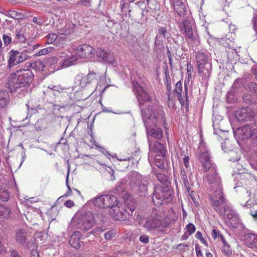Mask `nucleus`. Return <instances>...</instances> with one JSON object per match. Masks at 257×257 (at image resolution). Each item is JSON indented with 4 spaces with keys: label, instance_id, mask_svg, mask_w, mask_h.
<instances>
[{
    "label": "nucleus",
    "instance_id": "nucleus-46",
    "mask_svg": "<svg viewBox=\"0 0 257 257\" xmlns=\"http://www.w3.org/2000/svg\"><path fill=\"white\" fill-rule=\"evenodd\" d=\"M115 234H116L115 230L112 229V230H109L105 233V235H104L105 238L107 240H110L115 236Z\"/></svg>",
    "mask_w": 257,
    "mask_h": 257
},
{
    "label": "nucleus",
    "instance_id": "nucleus-31",
    "mask_svg": "<svg viewBox=\"0 0 257 257\" xmlns=\"http://www.w3.org/2000/svg\"><path fill=\"white\" fill-rule=\"evenodd\" d=\"M86 85L87 84L95 82L97 80V74L93 70L89 69V72L84 77Z\"/></svg>",
    "mask_w": 257,
    "mask_h": 257
},
{
    "label": "nucleus",
    "instance_id": "nucleus-34",
    "mask_svg": "<svg viewBox=\"0 0 257 257\" xmlns=\"http://www.w3.org/2000/svg\"><path fill=\"white\" fill-rule=\"evenodd\" d=\"M197 66L209 63L207 56L202 52H198L196 55Z\"/></svg>",
    "mask_w": 257,
    "mask_h": 257
},
{
    "label": "nucleus",
    "instance_id": "nucleus-14",
    "mask_svg": "<svg viewBox=\"0 0 257 257\" xmlns=\"http://www.w3.org/2000/svg\"><path fill=\"white\" fill-rule=\"evenodd\" d=\"M199 161L201 164L203 170L205 172L215 167L210 159V154L208 151L200 153Z\"/></svg>",
    "mask_w": 257,
    "mask_h": 257
},
{
    "label": "nucleus",
    "instance_id": "nucleus-35",
    "mask_svg": "<svg viewBox=\"0 0 257 257\" xmlns=\"http://www.w3.org/2000/svg\"><path fill=\"white\" fill-rule=\"evenodd\" d=\"M26 37L25 36L22 30L19 29L16 31L14 43H24L26 41Z\"/></svg>",
    "mask_w": 257,
    "mask_h": 257
},
{
    "label": "nucleus",
    "instance_id": "nucleus-29",
    "mask_svg": "<svg viewBox=\"0 0 257 257\" xmlns=\"http://www.w3.org/2000/svg\"><path fill=\"white\" fill-rule=\"evenodd\" d=\"M166 87L168 105L170 107H174L175 105V99L172 94L171 85L168 81H167Z\"/></svg>",
    "mask_w": 257,
    "mask_h": 257
},
{
    "label": "nucleus",
    "instance_id": "nucleus-40",
    "mask_svg": "<svg viewBox=\"0 0 257 257\" xmlns=\"http://www.w3.org/2000/svg\"><path fill=\"white\" fill-rule=\"evenodd\" d=\"M153 150L155 152L163 154L164 152V147L159 142H156L154 145Z\"/></svg>",
    "mask_w": 257,
    "mask_h": 257
},
{
    "label": "nucleus",
    "instance_id": "nucleus-25",
    "mask_svg": "<svg viewBox=\"0 0 257 257\" xmlns=\"http://www.w3.org/2000/svg\"><path fill=\"white\" fill-rule=\"evenodd\" d=\"M77 59L78 58L75 55H67L64 59L60 61V67L62 68H64L75 65L76 63Z\"/></svg>",
    "mask_w": 257,
    "mask_h": 257
},
{
    "label": "nucleus",
    "instance_id": "nucleus-59",
    "mask_svg": "<svg viewBox=\"0 0 257 257\" xmlns=\"http://www.w3.org/2000/svg\"><path fill=\"white\" fill-rule=\"evenodd\" d=\"M195 250L197 257H204L199 246L197 244L195 245Z\"/></svg>",
    "mask_w": 257,
    "mask_h": 257
},
{
    "label": "nucleus",
    "instance_id": "nucleus-51",
    "mask_svg": "<svg viewBox=\"0 0 257 257\" xmlns=\"http://www.w3.org/2000/svg\"><path fill=\"white\" fill-rule=\"evenodd\" d=\"M9 15L14 19H19L20 18L21 14L18 13L15 11H10L9 12Z\"/></svg>",
    "mask_w": 257,
    "mask_h": 257
},
{
    "label": "nucleus",
    "instance_id": "nucleus-54",
    "mask_svg": "<svg viewBox=\"0 0 257 257\" xmlns=\"http://www.w3.org/2000/svg\"><path fill=\"white\" fill-rule=\"evenodd\" d=\"M58 58L56 57H52L49 58L47 62V63L51 65L52 67L53 65H54L56 63H57Z\"/></svg>",
    "mask_w": 257,
    "mask_h": 257
},
{
    "label": "nucleus",
    "instance_id": "nucleus-62",
    "mask_svg": "<svg viewBox=\"0 0 257 257\" xmlns=\"http://www.w3.org/2000/svg\"><path fill=\"white\" fill-rule=\"evenodd\" d=\"M64 205L67 207L71 208L74 205V203L72 200H68L65 202Z\"/></svg>",
    "mask_w": 257,
    "mask_h": 257
},
{
    "label": "nucleus",
    "instance_id": "nucleus-8",
    "mask_svg": "<svg viewBox=\"0 0 257 257\" xmlns=\"http://www.w3.org/2000/svg\"><path fill=\"white\" fill-rule=\"evenodd\" d=\"M92 203L94 205L103 208L113 207L117 204L116 196L111 195H102L93 199Z\"/></svg>",
    "mask_w": 257,
    "mask_h": 257
},
{
    "label": "nucleus",
    "instance_id": "nucleus-30",
    "mask_svg": "<svg viewBox=\"0 0 257 257\" xmlns=\"http://www.w3.org/2000/svg\"><path fill=\"white\" fill-rule=\"evenodd\" d=\"M182 84L180 81H178L175 85V88L173 90V93L176 94V96L181 105H184L183 98L182 95Z\"/></svg>",
    "mask_w": 257,
    "mask_h": 257
},
{
    "label": "nucleus",
    "instance_id": "nucleus-12",
    "mask_svg": "<svg viewBox=\"0 0 257 257\" xmlns=\"http://www.w3.org/2000/svg\"><path fill=\"white\" fill-rule=\"evenodd\" d=\"M75 50L77 57L87 59L92 58L94 52L93 48L87 44L79 45Z\"/></svg>",
    "mask_w": 257,
    "mask_h": 257
},
{
    "label": "nucleus",
    "instance_id": "nucleus-48",
    "mask_svg": "<svg viewBox=\"0 0 257 257\" xmlns=\"http://www.w3.org/2000/svg\"><path fill=\"white\" fill-rule=\"evenodd\" d=\"M242 99L247 104H250L253 101V98L250 94H243Z\"/></svg>",
    "mask_w": 257,
    "mask_h": 257
},
{
    "label": "nucleus",
    "instance_id": "nucleus-7",
    "mask_svg": "<svg viewBox=\"0 0 257 257\" xmlns=\"http://www.w3.org/2000/svg\"><path fill=\"white\" fill-rule=\"evenodd\" d=\"M135 210V207L128 208V210L116 205L109 208V212L111 216L115 220L123 221L130 219V217L134 218L135 214L133 215V212Z\"/></svg>",
    "mask_w": 257,
    "mask_h": 257
},
{
    "label": "nucleus",
    "instance_id": "nucleus-13",
    "mask_svg": "<svg viewBox=\"0 0 257 257\" xmlns=\"http://www.w3.org/2000/svg\"><path fill=\"white\" fill-rule=\"evenodd\" d=\"M94 224L93 215L90 212H88L82 216L79 222V227L86 231L91 228Z\"/></svg>",
    "mask_w": 257,
    "mask_h": 257
},
{
    "label": "nucleus",
    "instance_id": "nucleus-41",
    "mask_svg": "<svg viewBox=\"0 0 257 257\" xmlns=\"http://www.w3.org/2000/svg\"><path fill=\"white\" fill-rule=\"evenodd\" d=\"M52 47H47L40 50L38 52L34 54V57L40 56L44 55H46L51 53L53 50Z\"/></svg>",
    "mask_w": 257,
    "mask_h": 257
},
{
    "label": "nucleus",
    "instance_id": "nucleus-64",
    "mask_svg": "<svg viewBox=\"0 0 257 257\" xmlns=\"http://www.w3.org/2000/svg\"><path fill=\"white\" fill-rule=\"evenodd\" d=\"M10 253L11 257H21L20 255L15 250H11Z\"/></svg>",
    "mask_w": 257,
    "mask_h": 257
},
{
    "label": "nucleus",
    "instance_id": "nucleus-4",
    "mask_svg": "<svg viewBox=\"0 0 257 257\" xmlns=\"http://www.w3.org/2000/svg\"><path fill=\"white\" fill-rule=\"evenodd\" d=\"M172 193L169 186H158L154 190L153 202L156 206L162 205L164 201L168 203L172 200Z\"/></svg>",
    "mask_w": 257,
    "mask_h": 257
},
{
    "label": "nucleus",
    "instance_id": "nucleus-58",
    "mask_svg": "<svg viewBox=\"0 0 257 257\" xmlns=\"http://www.w3.org/2000/svg\"><path fill=\"white\" fill-rule=\"evenodd\" d=\"M189 158L188 156H185L183 158V163L186 167V169H189L188 168L189 167Z\"/></svg>",
    "mask_w": 257,
    "mask_h": 257
},
{
    "label": "nucleus",
    "instance_id": "nucleus-45",
    "mask_svg": "<svg viewBox=\"0 0 257 257\" xmlns=\"http://www.w3.org/2000/svg\"><path fill=\"white\" fill-rule=\"evenodd\" d=\"M57 35L56 34H49L46 37L47 43L51 44L56 40Z\"/></svg>",
    "mask_w": 257,
    "mask_h": 257
},
{
    "label": "nucleus",
    "instance_id": "nucleus-47",
    "mask_svg": "<svg viewBox=\"0 0 257 257\" xmlns=\"http://www.w3.org/2000/svg\"><path fill=\"white\" fill-rule=\"evenodd\" d=\"M167 34V30L166 27H161L158 28V35L160 36L166 38Z\"/></svg>",
    "mask_w": 257,
    "mask_h": 257
},
{
    "label": "nucleus",
    "instance_id": "nucleus-50",
    "mask_svg": "<svg viewBox=\"0 0 257 257\" xmlns=\"http://www.w3.org/2000/svg\"><path fill=\"white\" fill-rule=\"evenodd\" d=\"M222 248V250L225 254L229 255L231 253V250L228 243L223 245Z\"/></svg>",
    "mask_w": 257,
    "mask_h": 257
},
{
    "label": "nucleus",
    "instance_id": "nucleus-55",
    "mask_svg": "<svg viewBox=\"0 0 257 257\" xmlns=\"http://www.w3.org/2000/svg\"><path fill=\"white\" fill-rule=\"evenodd\" d=\"M248 88L251 91H253L255 93L257 91V84L251 82L248 84Z\"/></svg>",
    "mask_w": 257,
    "mask_h": 257
},
{
    "label": "nucleus",
    "instance_id": "nucleus-33",
    "mask_svg": "<svg viewBox=\"0 0 257 257\" xmlns=\"http://www.w3.org/2000/svg\"><path fill=\"white\" fill-rule=\"evenodd\" d=\"M46 61L45 60L42 61L38 60L33 63H30L29 66L32 68L35 69L36 70L43 71L45 70L46 68Z\"/></svg>",
    "mask_w": 257,
    "mask_h": 257
},
{
    "label": "nucleus",
    "instance_id": "nucleus-18",
    "mask_svg": "<svg viewBox=\"0 0 257 257\" xmlns=\"http://www.w3.org/2000/svg\"><path fill=\"white\" fill-rule=\"evenodd\" d=\"M149 183L147 180H143L139 184L131 189L141 197L148 195Z\"/></svg>",
    "mask_w": 257,
    "mask_h": 257
},
{
    "label": "nucleus",
    "instance_id": "nucleus-52",
    "mask_svg": "<svg viewBox=\"0 0 257 257\" xmlns=\"http://www.w3.org/2000/svg\"><path fill=\"white\" fill-rule=\"evenodd\" d=\"M3 39L5 46H8L12 42V38L7 35H3Z\"/></svg>",
    "mask_w": 257,
    "mask_h": 257
},
{
    "label": "nucleus",
    "instance_id": "nucleus-38",
    "mask_svg": "<svg viewBox=\"0 0 257 257\" xmlns=\"http://www.w3.org/2000/svg\"><path fill=\"white\" fill-rule=\"evenodd\" d=\"M165 39L160 35H157L155 38V49L157 51L158 49H160L161 47H163V42Z\"/></svg>",
    "mask_w": 257,
    "mask_h": 257
},
{
    "label": "nucleus",
    "instance_id": "nucleus-19",
    "mask_svg": "<svg viewBox=\"0 0 257 257\" xmlns=\"http://www.w3.org/2000/svg\"><path fill=\"white\" fill-rule=\"evenodd\" d=\"M212 193L209 195L210 199L212 203H214L215 201L222 202V200H225L223 196L222 188L221 184L215 186V189H212Z\"/></svg>",
    "mask_w": 257,
    "mask_h": 257
},
{
    "label": "nucleus",
    "instance_id": "nucleus-20",
    "mask_svg": "<svg viewBox=\"0 0 257 257\" xmlns=\"http://www.w3.org/2000/svg\"><path fill=\"white\" fill-rule=\"evenodd\" d=\"M127 178L131 189L135 187L143 180L142 176L136 171L130 172L127 175Z\"/></svg>",
    "mask_w": 257,
    "mask_h": 257
},
{
    "label": "nucleus",
    "instance_id": "nucleus-11",
    "mask_svg": "<svg viewBox=\"0 0 257 257\" xmlns=\"http://www.w3.org/2000/svg\"><path fill=\"white\" fill-rule=\"evenodd\" d=\"M225 200H222V202L215 201L212 203L213 208L219 213L220 215L227 216L228 219L232 216L233 212L229 206L225 203Z\"/></svg>",
    "mask_w": 257,
    "mask_h": 257
},
{
    "label": "nucleus",
    "instance_id": "nucleus-16",
    "mask_svg": "<svg viewBox=\"0 0 257 257\" xmlns=\"http://www.w3.org/2000/svg\"><path fill=\"white\" fill-rule=\"evenodd\" d=\"M205 180L210 185L212 190L215 189L216 186L220 185V179L217 175L216 167L211 169L210 173L205 177Z\"/></svg>",
    "mask_w": 257,
    "mask_h": 257
},
{
    "label": "nucleus",
    "instance_id": "nucleus-3",
    "mask_svg": "<svg viewBox=\"0 0 257 257\" xmlns=\"http://www.w3.org/2000/svg\"><path fill=\"white\" fill-rule=\"evenodd\" d=\"M194 28L195 22L192 18L188 17L183 21L182 30L184 31L187 43L192 47L198 45L200 43L198 35L194 31Z\"/></svg>",
    "mask_w": 257,
    "mask_h": 257
},
{
    "label": "nucleus",
    "instance_id": "nucleus-24",
    "mask_svg": "<svg viewBox=\"0 0 257 257\" xmlns=\"http://www.w3.org/2000/svg\"><path fill=\"white\" fill-rule=\"evenodd\" d=\"M81 234L79 231H75L70 236L69 240V244L70 246L75 249H78L80 247L81 244L82 243L81 241L80 237Z\"/></svg>",
    "mask_w": 257,
    "mask_h": 257
},
{
    "label": "nucleus",
    "instance_id": "nucleus-17",
    "mask_svg": "<svg viewBox=\"0 0 257 257\" xmlns=\"http://www.w3.org/2000/svg\"><path fill=\"white\" fill-rule=\"evenodd\" d=\"M96 55L100 62L111 63L114 61L113 56L111 53L107 52L101 48L97 49Z\"/></svg>",
    "mask_w": 257,
    "mask_h": 257
},
{
    "label": "nucleus",
    "instance_id": "nucleus-63",
    "mask_svg": "<svg viewBox=\"0 0 257 257\" xmlns=\"http://www.w3.org/2000/svg\"><path fill=\"white\" fill-rule=\"evenodd\" d=\"M252 139L253 140V144L257 145V129L255 128V131L251 137Z\"/></svg>",
    "mask_w": 257,
    "mask_h": 257
},
{
    "label": "nucleus",
    "instance_id": "nucleus-39",
    "mask_svg": "<svg viewBox=\"0 0 257 257\" xmlns=\"http://www.w3.org/2000/svg\"><path fill=\"white\" fill-rule=\"evenodd\" d=\"M9 198V192L2 186L0 185V199L3 201H7Z\"/></svg>",
    "mask_w": 257,
    "mask_h": 257
},
{
    "label": "nucleus",
    "instance_id": "nucleus-5",
    "mask_svg": "<svg viewBox=\"0 0 257 257\" xmlns=\"http://www.w3.org/2000/svg\"><path fill=\"white\" fill-rule=\"evenodd\" d=\"M163 217L160 210H154L152 215L148 217L144 224V227L149 231H152L159 227L165 228L167 225L163 222Z\"/></svg>",
    "mask_w": 257,
    "mask_h": 257
},
{
    "label": "nucleus",
    "instance_id": "nucleus-42",
    "mask_svg": "<svg viewBox=\"0 0 257 257\" xmlns=\"http://www.w3.org/2000/svg\"><path fill=\"white\" fill-rule=\"evenodd\" d=\"M10 212V210L8 207L0 205V216L4 218H8Z\"/></svg>",
    "mask_w": 257,
    "mask_h": 257
},
{
    "label": "nucleus",
    "instance_id": "nucleus-9",
    "mask_svg": "<svg viewBox=\"0 0 257 257\" xmlns=\"http://www.w3.org/2000/svg\"><path fill=\"white\" fill-rule=\"evenodd\" d=\"M29 56L24 52L18 51H11L8 60V67L11 69L14 66L28 59Z\"/></svg>",
    "mask_w": 257,
    "mask_h": 257
},
{
    "label": "nucleus",
    "instance_id": "nucleus-37",
    "mask_svg": "<svg viewBox=\"0 0 257 257\" xmlns=\"http://www.w3.org/2000/svg\"><path fill=\"white\" fill-rule=\"evenodd\" d=\"M156 176L158 181L163 184L164 186H169L170 184V181L167 176L162 173H158L156 174Z\"/></svg>",
    "mask_w": 257,
    "mask_h": 257
},
{
    "label": "nucleus",
    "instance_id": "nucleus-61",
    "mask_svg": "<svg viewBox=\"0 0 257 257\" xmlns=\"http://www.w3.org/2000/svg\"><path fill=\"white\" fill-rule=\"evenodd\" d=\"M220 234L219 233V231L215 229H213L212 231V233H211V235H212V237L214 238V239H216L218 236L219 237V235Z\"/></svg>",
    "mask_w": 257,
    "mask_h": 257
},
{
    "label": "nucleus",
    "instance_id": "nucleus-23",
    "mask_svg": "<svg viewBox=\"0 0 257 257\" xmlns=\"http://www.w3.org/2000/svg\"><path fill=\"white\" fill-rule=\"evenodd\" d=\"M198 73L203 79H207L210 75L212 66L211 63H207L197 66Z\"/></svg>",
    "mask_w": 257,
    "mask_h": 257
},
{
    "label": "nucleus",
    "instance_id": "nucleus-10",
    "mask_svg": "<svg viewBox=\"0 0 257 257\" xmlns=\"http://www.w3.org/2000/svg\"><path fill=\"white\" fill-rule=\"evenodd\" d=\"M133 88L140 105H143L144 102H149L151 100V97L138 82H133Z\"/></svg>",
    "mask_w": 257,
    "mask_h": 257
},
{
    "label": "nucleus",
    "instance_id": "nucleus-53",
    "mask_svg": "<svg viewBox=\"0 0 257 257\" xmlns=\"http://www.w3.org/2000/svg\"><path fill=\"white\" fill-rule=\"evenodd\" d=\"M187 229L190 234H193L196 229V228L194 224L192 223H189L187 225Z\"/></svg>",
    "mask_w": 257,
    "mask_h": 257
},
{
    "label": "nucleus",
    "instance_id": "nucleus-32",
    "mask_svg": "<svg viewBox=\"0 0 257 257\" xmlns=\"http://www.w3.org/2000/svg\"><path fill=\"white\" fill-rule=\"evenodd\" d=\"M75 87L82 88L86 86L84 77L82 73H78L74 78Z\"/></svg>",
    "mask_w": 257,
    "mask_h": 257
},
{
    "label": "nucleus",
    "instance_id": "nucleus-43",
    "mask_svg": "<svg viewBox=\"0 0 257 257\" xmlns=\"http://www.w3.org/2000/svg\"><path fill=\"white\" fill-rule=\"evenodd\" d=\"M237 177L236 178L238 179H240L242 180H249L251 179V175L247 173H236Z\"/></svg>",
    "mask_w": 257,
    "mask_h": 257
},
{
    "label": "nucleus",
    "instance_id": "nucleus-56",
    "mask_svg": "<svg viewBox=\"0 0 257 257\" xmlns=\"http://www.w3.org/2000/svg\"><path fill=\"white\" fill-rule=\"evenodd\" d=\"M185 91H186V92H185V101H184L183 100V102H184V104L183 105V106H185V108L188 109V105H189V98H188V95H187V88H186V86L185 87ZM182 106H183V105H181Z\"/></svg>",
    "mask_w": 257,
    "mask_h": 257
},
{
    "label": "nucleus",
    "instance_id": "nucleus-6",
    "mask_svg": "<svg viewBox=\"0 0 257 257\" xmlns=\"http://www.w3.org/2000/svg\"><path fill=\"white\" fill-rule=\"evenodd\" d=\"M235 115L238 121H249L251 124L257 126V109L242 107L238 109Z\"/></svg>",
    "mask_w": 257,
    "mask_h": 257
},
{
    "label": "nucleus",
    "instance_id": "nucleus-2",
    "mask_svg": "<svg viewBox=\"0 0 257 257\" xmlns=\"http://www.w3.org/2000/svg\"><path fill=\"white\" fill-rule=\"evenodd\" d=\"M142 118L146 128L148 137L161 140L163 138V130L156 125V116L154 115H148L145 110H142Z\"/></svg>",
    "mask_w": 257,
    "mask_h": 257
},
{
    "label": "nucleus",
    "instance_id": "nucleus-15",
    "mask_svg": "<svg viewBox=\"0 0 257 257\" xmlns=\"http://www.w3.org/2000/svg\"><path fill=\"white\" fill-rule=\"evenodd\" d=\"M255 129L250 124H246L238 128L236 133L240 139L246 140L251 138Z\"/></svg>",
    "mask_w": 257,
    "mask_h": 257
},
{
    "label": "nucleus",
    "instance_id": "nucleus-44",
    "mask_svg": "<svg viewBox=\"0 0 257 257\" xmlns=\"http://www.w3.org/2000/svg\"><path fill=\"white\" fill-rule=\"evenodd\" d=\"M243 81L241 79H236L234 82L233 85H232V88L234 89H238L239 88H241L242 87H243Z\"/></svg>",
    "mask_w": 257,
    "mask_h": 257
},
{
    "label": "nucleus",
    "instance_id": "nucleus-57",
    "mask_svg": "<svg viewBox=\"0 0 257 257\" xmlns=\"http://www.w3.org/2000/svg\"><path fill=\"white\" fill-rule=\"evenodd\" d=\"M140 240L142 242L147 243L149 241V236L147 235H141L140 237Z\"/></svg>",
    "mask_w": 257,
    "mask_h": 257
},
{
    "label": "nucleus",
    "instance_id": "nucleus-1",
    "mask_svg": "<svg viewBox=\"0 0 257 257\" xmlns=\"http://www.w3.org/2000/svg\"><path fill=\"white\" fill-rule=\"evenodd\" d=\"M34 74L30 69H23L12 73L8 77L7 88L11 93L21 97L28 92V87L32 82Z\"/></svg>",
    "mask_w": 257,
    "mask_h": 257
},
{
    "label": "nucleus",
    "instance_id": "nucleus-36",
    "mask_svg": "<svg viewBox=\"0 0 257 257\" xmlns=\"http://www.w3.org/2000/svg\"><path fill=\"white\" fill-rule=\"evenodd\" d=\"M227 157L229 161L235 162L238 161L240 159L239 152L235 151H230L228 152Z\"/></svg>",
    "mask_w": 257,
    "mask_h": 257
},
{
    "label": "nucleus",
    "instance_id": "nucleus-22",
    "mask_svg": "<svg viewBox=\"0 0 257 257\" xmlns=\"http://www.w3.org/2000/svg\"><path fill=\"white\" fill-rule=\"evenodd\" d=\"M175 11L180 16L185 15L187 9L185 4L181 0H172Z\"/></svg>",
    "mask_w": 257,
    "mask_h": 257
},
{
    "label": "nucleus",
    "instance_id": "nucleus-27",
    "mask_svg": "<svg viewBox=\"0 0 257 257\" xmlns=\"http://www.w3.org/2000/svg\"><path fill=\"white\" fill-rule=\"evenodd\" d=\"M191 172L189 169H185L183 168L181 170V178L183 182L185 187H188L190 185V180L191 179Z\"/></svg>",
    "mask_w": 257,
    "mask_h": 257
},
{
    "label": "nucleus",
    "instance_id": "nucleus-26",
    "mask_svg": "<svg viewBox=\"0 0 257 257\" xmlns=\"http://www.w3.org/2000/svg\"><path fill=\"white\" fill-rule=\"evenodd\" d=\"M10 96L7 90H0V107H6L10 103Z\"/></svg>",
    "mask_w": 257,
    "mask_h": 257
},
{
    "label": "nucleus",
    "instance_id": "nucleus-60",
    "mask_svg": "<svg viewBox=\"0 0 257 257\" xmlns=\"http://www.w3.org/2000/svg\"><path fill=\"white\" fill-rule=\"evenodd\" d=\"M48 88L59 92H62L63 91L62 88L60 87L59 86L51 85V86H49Z\"/></svg>",
    "mask_w": 257,
    "mask_h": 257
},
{
    "label": "nucleus",
    "instance_id": "nucleus-49",
    "mask_svg": "<svg viewBox=\"0 0 257 257\" xmlns=\"http://www.w3.org/2000/svg\"><path fill=\"white\" fill-rule=\"evenodd\" d=\"M188 193L192 199V201L195 203L196 199L195 198V193L194 192V191L192 190L190 187V185H189L188 187H186Z\"/></svg>",
    "mask_w": 257,
    "mask_h": 257
},
{
    "label": "nucleus",
    "instance_id": "nucleus-21",
    "mask_svg": "<svg viewBox=\"0 0 257 257\" xmlns=\"http://www.w3.org/2000/svg\"><path fill=\"white\" fill-rule=\"evenodd\" d=\"M15 239L19 244L25 245L27 244L28 239V232L25 229H18L16 231Z\"/></svg>",
    "mask_w": 257,
    "mask_h": 257
},
{
    "label": "nucleus",
    "instance_id": "nucleus-28",
    "mask_svg": "<svg viewBox=\"0 0 257 257\" xmlns=\"http://www.w3.org/2000/svg\"><path fill=\"white\" fill-rule=\"evenodd\" d=\"M245 243L249 247L257 248V235L254 233H249L245 236Z\"/></svg>",
    "mask_w": 257,
    "mask_h": 257
}]
</instances>
